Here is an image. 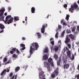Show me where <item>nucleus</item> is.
Instances as JSON below:
<instances>
[{
  "label": "nucleus",
  "instance_id": "f257e3e1",
  "mask_svg": "<svg viewBox=\"0 0 79 79\" xmlns=\"http://www.w3.org/2000/svg\"><path fill=\"white\" fill-rule=\"evenodd\" d=\"M5 11V8H1L0 11V16L2 17L0 18V21H4V23L6 24H11V23H13L14 18L13 17H11V15H8L6 16V20L4 21L3 19H4V17L3 16V15L4 12ZM10 18H11L9 20V19H10Z\"/></svg>",
  "mask_w": 79,
  "mask_h": 79
},
{
  "label": "nucleus",
  "instance_id": "f03ea898",
  "mask_svg": "<svg viewBox=\"0 0 79 79\" xmlns=\"http://www.w3.org/2000/svg\"><path fill=\"white\" fill-rule=\"evenodd\" d=\"M39 48V45L37 43L35 42L31 44L30 47V54L27 57L28 58L31 57V55L33 54V53L35 50H37Z\"/></svg>",
  "mask_w": 79,
  "mask_h": 79
},
{
  "label": "nucleus",
  "instance_id": "7ed1b4c3",
  "mask_svg": "<svg viewBox=\"0 0 79 79\" xmlns=\"http://www.w3.org/2000/svg\"><path fill=\"white\" fill-rule=\"evenodd\" d=\"M75 10H76L77 11L79 10V7L76 3H74L71 5V8H69V11L73 13Z\"/></svg>",
  "mask_w": 79,
  "mask_h": 79
},
{
  "label": "nucleus",
  "instance_id": "20e7f679",
  "mask_svg": "<svg viewBox=\"0 0 79 79\" xmlns=\"http://www.w3.org/2000/svg\"><path fill=\"white\" fill-rule=\"evenodd\" d=\"M39 71V77L40 79H46L45 75L44 74V72L42 71L41 67L38 68Z\"/></svg>",
  "mask_w": 79,
  "mask_h": 79
},
{
  "label": "nucleus",
  "instance_id": "39448f33",
  "mask_svg": "<svg viewBox=\"0 0 79 79\" xmlns=\"http://www.w3.org/2000/svg\"><path fill=\"white\" fill-rule=\"evenodd\" d=\"M48 63L44 62V67H47L48 71L50 72V58L48 59Z\"/></svg>",
  "mask_w": 79,
  "mask_h": 79
},
{
  "label": "nucleus",
  "instance_id": "423d86ee",
  "mask_svg": "<svg viewBox=\"0 0 79 79\" xmlns=\"http://www.w3.org/2000/svg\"><path fill=\"white\" fill-rule=\"evenodd\" d=\"M55 73L56 74V76H58V71L57 70L55 71L51 75V77L52 79H54L55 77Z\"/></svg>",
  "mask_w": 79,
  "mask_h": 79
},
{
  "label": "nucleus",
  "instance_id": "0eeeda50",
  "mask_svg": "<svg viewBox=\"0 0 79 79\" xmlns=\"http://www.w3.org/2000/svg\"><path fill=\"white\" fill-rule=\"evenodd\" d=\"M66 50H68V51L67 52V53L68 58H71V51L69 50V49L66 47Z\"/></svg>",
  "mask_w": 79,
  "mask_h": 79
},
{
  "label": "nucleus",
  "instance_id": "6e6552de",
  "mask_svg": "<svg viewBox=\"0 0 79 79\" xmlns=\"http://www.w3.org/2000/svg\"><path fill=\"white\" fill-rule=\"evenodd\" d=\"M70 38L69 37L68 35H67L65 38V40L64 41L65 44H68L70 42Z\"/></svg>",
  "mask_w": 79,
  "mask_h": 79
},
{
  "label": "nucleus",
  "instance_id": "1a4fd4ad",
  "mask_svg": "<svg viewBox=\"0 0 79 79\" xmlns=\"http://www.w3.org/2000/svg\"><path fill=\"white\" fill-rule=\"evenodd\" d=\"M47 27V24H46V26L44 25H42V27L41 28V32L42 33L44 34L45 32V27Z\"/></svg>",
  "mask_w": 79,
  "mask_h": 79
},
{
  "label": "nucleus",
  "instance_id": "9d476101",
  "mask_svg": "<svg viewBox=\"0 0 79 79\" xmlns=\"http://www.w3.org/2000/svg\"><path fill=\"white\" fill-rule=\"evenodd\" d=\"M35 35L36 36H37V39H41V38H42V36L41 35V34L39 32H38L36 33L35 34Z\"/></svg>",
  "mask_w": 79,
  "mask_h": 79
},
{
  "label": "nucleus",
  "instance_id": "9b49d317",
  "mask_svg": "<svg viewBox=\"0 0 79 79\" xmlns=\"http://www.w3.org/2000/svg\"><path fill=\"white\" fill-rule=\"evenodd\" d=\"M61 62V57H59V60L57 61V66H60Z\"/></svg>",
  "mask_w": 79,
  "mask_h": 79
},
{
  "label": "nucleus",
  "instance_id": "f8f14e48",
  "mask_svg": "<svg viewBox=\"0 0 79 79\" xmlns=\"http://www.w3.org/2000/svg\"><path fill=\"white\" fill-rule=\"evenodd\" d=\"M48 58V56L47 55V54H44L43 56V58L42 60L44 61V60H47V59Z\"/></svg>",
  "mask_w": 79,
  "mask_h": 79
},
{
  "label": "nucleus",
  "instance_id": "ddd939ff",
  "mask_svg": "<svg viewBox=\"0 0 79 79\" xmlns=\"http://www.w3.org/2000/svg\"><path fill=\"white\" fill-rule=\"evenodd\" d=\"M69 67V64H65L64 65V69H68Z\"/></svg>",
  "mask_w": 79,
  "mask_h": 79
},
{
  "label": "nucleus",
  "instance_id": "4468645a",
  "mask_svg": "<svg viewBox=\"0 0 79 79\" xmlns=\"http://www.w3.org/2000/svg\"><path fill=\"white\" fill-rule=\"evenodd\" d=\"M69 37L71 38L72 40H74L75 39V36L73 35V34H70L69 35Z\"/></svg>",
  "mask_w": 79,
  "mask_h": 79
},
{
  "label": "nucleus",
  "instance_id": "2eb2a0df",
  "mask_svg": "<svg viewBox=\"0 0 79 79\" xmlns=\"http://www.w3.org/2000/svg\"><path fill=\"white\" fill-rule=\"evenodd\" d=\"M16 48H14L12 49V50L10 51V53L11 54H13L15 53V52L16 51Z\"/></svg>",
  "mask_w": 79,
  "mask_h": 79
},
{
  "label": "nucleus",
  "instance_id": "dca6fc26",
  "mask_svg": "<svg viewBox=\"0 0 79 79\" xmlns=\"http://www.w3.org/2000/svg\"><path fill=\"white\" fill-rule=\"evenodd\" d=\"M55 42H54V41H52L50 42V43L52 45V46H51V50H53V45H54Z\"/></svg>",
  "mask_w": 79,
  "mask_h": 79
},
{
  "label": "nucleus",
  "instance_id": "f3484780",
  "mask_svg": "<svg viewBox=\"0 0 79 79\" xmlns=\"http://www.w3.org/2000/svg\"><path fill=\"white\" fill-rule=\"evenodd\" d=\"M31 11L32 13H35V8L34 7H31Z\"/></svg>",
  "mask_w": 79,
  "mask_h": 79
},
{
  "label": "nucleus",
  "instance_id": "a211bd4d",
  "mask_svg": "<svg viewBox=\"0 0 79 79\" xmlns=\"http://www.w3.org/2000/svg\"><path fill=\"white\" fill-rule=\"evenodd\" d=\"M48 48H44V53H48Z\"/></svg>",
  "mask_w": 79,
  "mask_h": 79
},
{
  "label": "nucleus",
  "instance_id": "6ab92c4d",
  "mask_svg": "<svg viewBox=\"0 0 79 79\" xmlns=\"http://www.w3.org/2000/svg\"><path fill=\"white\" fill-rule=\"evenodd\" d=\"M20 45L21 47H22L23 48H22V50H24V49H26V47H25V45H24V44H20Z\"/></svg>",
  "mask_w": 79,
  "mask_h": 79
},
{
  "label": "nucleus",
  "instance_id": "aec40b11",
  "mask_svg": "<svg viewBox=\"0 0 79 79\" xmlns=\"http://www.w3.org/2000/svg\"><path fill=\"white\" fill-rule=\"evenodd\" d=\"M59 49V47H58V46H54V50L55 52H56L58 49Z\"/></svg>",
  "mask_w": 79,
  "mask_h": 79
},
{
  "label": "nucleus",
  "instance_id": "412c9836",
  "mask_svg": "<svg viewBox=\"0 0 79 79\" xmlns=\"http://www.w3.org/2000/svg\"><path fill=\"white\" fill-rule=\"evenodd\" d=\"M0 29L2 30L5 29V26L2 23H0Z\"/></svg>",
  "mask_w": 79,
  "mask_h": 79
},
{
  "label": "nucleus",
  "instance_id": "4be33fe9",
  "mask_svg": "<svg viewBox=\"0 0 79 79\" xmlns=\"http://www.w3.org/2000/svg\"><path fill=\"white\" fill-rule=\"evenodd\" d=\"M14 19L15 21H19V19L18 17L14 16Z\"/></svg>",
  "mask_w": 79,
  "mask_h": 79
},
{
  "label": "nucleus",
  "instance_id": "5701e85b",
  "mask_svg": "<svg viewBox=\"0 0 79 79\" xmlns=\"http://www.w3.org/2000/svg\"><path fill=\"white\" fill-rule=\"evenodd\" d=\"M54 57L55 58L56 60L58 58V55L56 54V53H55L54 55Z\"/></svg>",
  "mask_w": 79,
  "mask_h": 79
},
{
  "label": "nucleus",
  "instance_id": "b1692460",
  "mask_svg": "<svg viewBox=\"0 0 79 79\" xmlns=\"http://www.w3.org/2000/svg\"><path fill=\"white\" fill-rule=\"evenodd\" d=\"M6 71V69H5L4 70H3L2 72L1 73L0 75L1 76H3L5 73Z\"/></svg>",
  "mask_w": 79,
  "mask_h": 79
},
{
  "label": "nucleus",
  "instance_id": "393cba45",
  "mask_svg": "<svg viewBox=\"0 0 79 79\" xmlns=\"http://www.w3.org/2000/svg\"><path fill=\"white\" fill-rule=\"evenodd\" d=\"M20 69V68L19 67H17L15 69V73H17L19 70Z\"/></svg>",
  "mask_w": 79,
  "mask_h": 79
},
{
  "label": "nucleus",
  "instance_id": "a878e982",
  "mask_svg": "<svg viewBox=\"0 0 79 79\" xmlns=\"http://www.w3.org/2000/svg\"><path fill=\"white\" fill-rule=\"evenodd\" d=\"M12 57L13 58H14L16 60L17 58V57H18V56L16 55V54H14L12 55Z\"/></svg>",
  "mask_w": 79,
  "mask_h": 79
},
{
  "label": "nucleus",
  "instance_id": "bb28decb",
  "mask_svg": "<svg viewBox=\"0 0 79 79\" xmlns=\"http://www.w3.org/2000/svg\"><path fill=\"white\" fill-rule=\"evenodd\" d=\"M70 16L69 15H67L65 18L66 20L67 21H68V20H69V18Z\"/></svg>",
  "mask_w": 79,
  "mask_h": 79
},
{
  "label": "nucleus",
  "instance_id": "cd10ccee",
  "mask_svg": "<svg viewBox=\"0 0 79 79\" xmlns=\"http://www.w3.org/2000/svg\"><path fill=\"white\" fill-rule=\"evenodd\" d=\"M50 64L52 67H54V66H55L54 65V64L53 63V62H50Z\"/></svg>",
  "mask_w": 79,
  "mask_h": 79
},
{
  "label": "nucleus",
  "instance_id": "c85d7f7f",
  "mask_svg": "<svg viewBox=\"0 0 79 79\" xmlns=\"http://www.w3.org/2000/svg\"><path fill=\"white\" fill-rule=\"evenodd\" d=\"M65 33V30H64L61 33L62 37H64V34Z\"/></svg>",
  "mask_w": 79,
  "mask_h": 79
},
{
  "label": "nucleus",
  "instance_id": "c756f323",
  "mask_svg": "<svg viewBox=\"0 0 79 79\" xmlns=\"http://www.w3.org/2000/svg\"><path fill=\"white\" fill-rule=\"evenodd\" d=\"M27 67H28V65H26V66H24L23 67V69H24L25 71H26V69H27Z\"/></svg>",
  "mask_w": 79,
  "mask_h": 79
},
{
  "label": "nucleus",
  "instance_id": "7c9ffc66",
  "mask_svg": "<svg viewBox=\"0 0 79 79\" xmlns=\"http://www.w3.org/2000/svg\"><path fill=\"white\" fill-rule=\"evenodd\" d=\"M7 61V58L6 57L3 58V62H5Z\"/></svg>",
  "mask_w": 79,
  "mask_h": 79
},
{
  "label": "nucleus",
  "instance_id": "2f4dec72",
  "mask_svg": "<svg viewBox=\"0 0 79 79\" xmlns=\"http://www.w3.org/2000/svg\"><path fill=\"white\" fill-rule=\"evenodd\" d=\"M67 34H69L71 32V30H68L67 29Z\"/></svg>",
  "mask_w": 79,
  "mask_h": 79
},
{
  "label": "nucleus",
  "instance_id": "473e14b6",
  "mask_svg": "<svg viewBox=\"0 0 79 79\" xmlns=\"http://www.w3.org/2000/svg\"><path fill=\"white\" fill-rule=\"evenodd\" d=\"M59 33L58 32H56V35H55V37L56 38H58V35Z\"/></svg>",
  "mask_w": 79,
  "mask_h": 79
},
{
  "label": "nucleus",
  "instance_id": "72a5a7b5",
  "mask_svg": "<svg viewBox=\"0 0 79 79\" xmlns=\"http://www.w3.org/2000/svg\"><path fill=\"white\" fill-rule=\"evenodd\" d=\"M10 60H11V59H10L9 60H8L7 62H6V63H5V64L6 65V64H9V63H10Z\"/></svg>",
  "mask_w": 79,
  "mask_h": 79
},
{
  "label": "nucleus",
  "instance_id": "f704fd0d",
  "mask_svg": "<svg viewBox=\"0 0 79 79\" xmlns=\"http://www.w3.org/2000/svg\"><path fill=\"white\" fill-rule=\"evenodd\" d=\"M64 63H66L67 62V59H64Z\"/></svg>",
  "mask_w": 79,
  "mask_h": 79
},
{
  "label": "nucleus",
  "instance_id": "c9c22d12",
  "mask_svg": "<svg viewBox=\"0 0 79 79\" xmlns=\"http://www.w3.org/2000/svg\"><path fill=\"white\" fill-rule=\"evenodd\" d=\"M25 21H26V24H27V17L26 16L25 17Z\"/></svg>",
  "mask_w": 79,
  "mask_h": 79
},
{
  "label": "nucleus",
  "instance_id": "e433bc0d",
  "mask_svg": "<svg viewBox=\"0 0 79 79\" xmlns=\"http://www.w3.org/2000/svg\"><path fill=\"white\" fill-rule=\"evenodd\" d=\"M75 77H77V79H79V74L76 75Z\"/></svg>",
  "mask_w": 79,
  "mask_h": 79
},
{
  "label": "nucleus",
  "instance_id": "4c0bfd02",
  "mask_svg": "<svg viewBox=\"0 0 79 79\" xmlns=\"http://www.w3.org/2000/svg\"><path fill=\"white\" fill-rule=\"evenodd\" d=\"M51 62H53V59L51 58V57L50 58V63H51Z\"/></svg>",
  "mask_w": 79,
  "mask_h": 79
},
{
  "label": "nucleus",
  "instance_id": "58836bf2",
  "mask_svg": "<svg viewBox=\"0 0 79 79\" xmlns=\"http://www.w3.org/2000/svg\"><path fill=\"white\" fill-rule=\"evenodd\" d=\"M7 9L8 10H11V8L10 6H8L7 7Z\"/></svg>",
  "mask_w": 79,
  "mask_h": 79
},
{
  "label": "nucleus",
  "instance_id": "ea45409f",
  "mask_svg": "<svg viewBox=\"0 0 79 79\" xmlns=\"http://www.w3.org/2000/svg\"><path fill=\"white\" fill-rule=\"evenodd\" d=\"M58 29H61V28L62 27H61V26L59 25H58Z\"/></svg>",
  "mask_w": 79,
  "mask_h": 79
},
{
  "label": "nucleus",
  "instance_id": "a19ab883",
  "mask_svg": "<svg viewBox=\"0 0 79 79\" xmlns=\"http://www.w3.org/2000/svg\"><path fill=\"white\" fill-rule=\"evenodd\" d=\"M68 47L70 49L71 48V44H67Z\"/></svg>",
  "mask_w": 79,
  "mask_h": 79
},
{
  "label": "nucleus",
  "instance_id": "79ce46f5",
  "mask_svg": "<svg viewBox=\"0 0 79 79\" xmlns=\"http://www.w3.org/2000/svg\"><path fill=\"white\" fill-rule=\"evenodd\" d=\"M22 40H26V38L25 37H23L22 38Z\"/></svg>",
  "mask_w": 79,
  "mask_h": 79
},
{
  "label": "nucleus",
  "instance_id": "37998d69",
  "mask_svg": "<svg viewBox=\"0 0 79 79\" xmlns=\"http://www.w3.org/2000/svg\"><path fill=\"white\" fill-rule=\"evenodd\" d=\"M72 32H74L75 31V28L74 27L73 28L72 30Z\"/></svg>",
  "mask_w": 79,
  "mask_h": 79
},
{
  "label": "nucleus",
  "instance_id": "c03bdc74",
  "mask_svg": "<svg viewBox=\"0 0 79 79\" xmlns=\"http://www.w3.org/2000/svg\"><path fill=\"white\" fill-rule=\"evenodd\" d=\"M16 51L17 53L18 54H19V50H18V49H16Z\"/></svg>",
  "mask_w": 79,
  "mask_h": 79
},
{
  "label": "nucleus",
  "instance_id": "a18cd8bd",
  "mask_svg": "<svg viewBox=\"0 0 79 79\" xmlns=\"http://www.w3.org/2000/svg\"><path fill=\"white\" fill-rule=\"evenodd\" d=\"M13 73H11L10 74V75H9V76L10 77H11V76H13Z\"/></svg>",
  "mask_w": 79,
  "mask_h": 79
},
{
  "label": "nucleus",
  "instance_id": "49530a36",
  "mask_svg": "<svg viewBox=\"0 0 79 79\" xmlns=\"http://www.w3.org/2000/svg\"><path fill=\"white\" fill-rule=\"evenodd\" d=\"M63 25L64 26H66V25H67V24H66V23L65 22H64L63 23Z\"/></svg>",
  "mask_w": 79,
  "mask_h": 79
},
{
  "label": "nucleus",
  "instance_id": "de8ad7c7",
  "mask_svg": "<svg viewBox=\"0 0 79 79\" xmlns=\"http://www.w3.org/2000/svg\"><path fill=\"white\" fill-rule=\"evenodd\" d=\"M18 77V74H16L15 76V79H16L17 77Z\"/></svg>",
  "mask_w": 79,
  "mask_h": 79
},
{
  "label": "nucleus",
  "instance_id": "09e8293b",
  "mask_svg": "<svg viewBox=\"0 0 79 79\" xmlns=\"http://www.w3.org/2000/svg\"><path fill=\"white\" fill-rule=\"evenodd\" d=\"M63 22H64V19L61 20V24H62V23H63Z\"/></svg>",
  "mask_w": 79,
  "mask_h": 79
},
{
  "label": "nucleus",
  "instance_id": "8fccbe9b",
  "mask_svg": "<svg viewBox=\"0 0 79 79\" xmlns=\"http://www.w3.org/2000/svg\"><path fill=\"white\" fill-rule=\"evenodd\" d=\"M68 5H67V4H64V8H66V7H67Z\"/></svg>",
  "mask_w": 79,
  "mask_h": 79
},
{
  "label": "nucleus",
  "instance_id": "3c124183",
  "mask_svg": "<svg viewBox=\"0 0 79 79\" xmlns=\"http://www.w3.org/2000/svg\"><path fill=\"white\" fill-rule=\"evenodd\" d=\"M72 60H74V55H73L72 56Z\"/></svg>",
  "mask_w": 79,
  "mask_h": 79
},
{
  "label": "nucleus",
  "instance_id": "603ef678",
  "mask_svg": "<svg viewBox=\"0 0 79 79\" xmlns=\"http://www.w3.org/2000/svg\"><path fill=\"white\" fill-rule=\"evenodd\" d=\"M53 40H53V38H51L50 39V41H52H52H53Z\"/></svg>",
  "mask_w": 79,
  "mask_h": 79
},
{
  "label": "nucleus",
  "instance_id": "864d4df0",
  "mask_svg": "<svg viewBox=\"0 0 79 79\" xmlns=\"http://www.w3.org/2000/svg\"><path fill=\"white\" fill-rule=\"evenodd\" d=\"M3 32H4V30H2L0 31V33H2Z\"/></svg>",
  "mask_w": 79,
  "mask_h": 79
},
{
  "label": "nucleus",
  "instance_id": "5fc2aeb1",
  "mask_svg": "<svg viewBox=\"0 0 79 79\" xmlns=\"http://www.w3.org/2000/svg\"><path fill=\"white\" fill-rule=\"evenodd\" d=\"M15 77V76H13L12 78H11L10 79H14V78Z\"/></svg>",
  "mask_w": 79,
  "mask_h": 79
},
{
  "label": "nucleus",
  "instance_id": "6e6d98bb",
  "mask_svg": "<svg viewBox=\"0 0 79 79\" xmlns=\"http://www.w3.org/2000/svg\"><path fill=\"white\" fill-rule=\"evenodd\" d=\"M77 30H79V26H77Z\"/></svg>",
  "mask_w": 79,
  "mask_h": 79
},
{
  "label": "nucleus",
  "instance_id": "4d7b16f0",
  "mask_svg": "<svg viewBox=\"0 0 79 79\" xmlns=\"http://www.w3.org/2000/svg\"><path fill=\"white\" fill-rule=\"evenodd\" d=\"M9 71H10V69H8L7 70V73H9Z\"/></svg>",
  "mask_w": 79,
  "mask_h": 79
},
{
  "label": "nucleus",
  "instance_id": "13d9d810",
  "mask_svg": "<svg viewBox=\"0 0 79 79\" xmlns=\"http://www.w3.org/2000/svg\"><path fill=\"white\" fill-rule=\"evenodd\" d=\"M4 15H5V16H6V15H7V13H6V12L5 13Z\"/></svg>",
  "mask_w": 79,
  "mask_h": 79
},
{
  "label": "nucleus",
  "instance_id": "bf43d9fd",
  "mask_svg": "<svg viewBox=\"0 0 79 79\" xmlns=\"http://www.w3.org/2000/svg\"><path fill=\"white\" fill-rule=\"evenodd\" d=\"M3 58V57L2 56L0 57V60H2Z\"/></svg>",
  "mask_w": 79,
  "mask_h": 79
},
{
  "label": "nucleus",
  "instance_id": "052dcab7",
  "mask_svg": "<svg viewBox=\"0 0 79 79\" xmlns=\"http://www.w3.org/2000/svg\"><path fill=\"white\" fill-rule=\"evenodd\" d=\"M24 76V73H23L21 75V77H22V76Z\"/></svg>",
  "mask_w": 79,
  "mask_h": 79
},
{
  "label": "nucleus",
  "instance_id": "680f3d73",
  "mask_svg": "<svg viewBox=\"0 0 79 79\" xmlns=\"http://www.w3.org/2000/svg\"><path fill=\"white\" fill-rule=\"evenodd\" d=\"M58 43H60V44H61V41H60V40H59V42H58Z\"/></svg>",
  "mask_w": 79,
  "mask_h": 79
},
{
  "label": "nucleus",
  "instance_id": "e2e57ef3",
  "mask_svg": "<svg viewBox=\"0 0 79 79\" xmlns=\"http://www.w3.org/2000/svg\"><path fill=\"white\" fill-rule=\"evenodd\" d=\"M49 17V15H48V16H47V17H46V18H48V17Z\"/></svg>",
  "mask_w": 79,
  "mask_h": 79
},
{
  "label": "nucleus",
  "instance_id": "0e129e2a",
  "mask_svg": "<svg viewBox=\"0 0 79 79\" xmlns=\"http://www.w3.org/2000/svg\"><path fill=\"white\" fill-rule=\"evenodd\" d=\"M43 35H47V33H44V34Z\"/></svg>",
  "mask_w": 79,
  "mask_h": 79
},
{
  "label": "nucleus",
  "instance_id": "69168bd1",
  "mask_svg": "<svg viewBox=\"0 0 79 79\" xmlns=\"http://www.w3.org/2000/svg\"><path fill=\"white\" fill-rule=\"evenodd\" d=\"M7 53H8V54H10V52H9V51H8Z\"/></svg>",
  "mask_w": 79,
  "mask_h": 79
},
{
  "label": "nucleus",
  "instance_id": "338daca9",
  "mask_svg": "<svg viewBox=\"0 0 79 79\" xmlns=\"http://www.w3.org/2000/svg\"><path fill=\"white\" fill-rule=\"evenodd\" d=\"M23 23H25V21H23Z\"/></svg>",
  "mask_w": 79,
  "mask_h": 79
},
{
  "label": "nucleus",
  "instance_id": "774afa93",
  "mask_svg": "<svg viewBox=\"0 0 79 79\" xmlns=\"http://www.w3.org/2000/svg\"><path fill=\"white\" fill-rule=\"evenodd\" d=\"M59 12L60 13H61V11H60Z\"/></svg>",
  "mask_w": 79,
  "mask_h": 79
}]
</instances>
